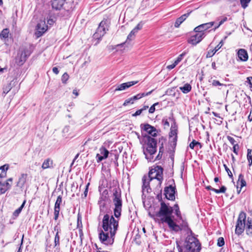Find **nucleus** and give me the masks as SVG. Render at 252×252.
Listing matches in <instances>:
<instances>
[{
  "label": "nucleus",
  "instance_id": "58836bf2",
  "mask_svg": "<svg viewBox=\"0 0 252 252\" xmlns=\"http://www.w3.org/2000/svg\"><path fill=\"white\" fill-rule=\"evenodd\" d=\"M25 203V201L22 203V204L21 205V206L19 208H18L17 209H16L14 212L13 215L15 217H17L19 215V214L21 213L23 208L24 206Z\"/></svg>",
  "mask_w": 252,
  "mask_h": 252
},
{
  "label": "nucleus",
  "instance_id": "423d86ee",
  "mask_svg": "<svg viewBox=\"0 0 252 252\" xmlns=\"http://www.w3.org/2000/svg\"><path fill=\"white\" fill-rule=\"evenodd\" d=\"M246 213L243 211L241 212L239 215L235 228V233L238 235L242 234L245 229H246Z\"/></svg>",
  "mask_w": 252,
  "mask_h": 252
},
{
  "label": "nucleus",
  "instance_id": "0eeeda50",
  "mask_svg": "<svg viewBox=\"0 0 252 252\" xmlns=\"http://www.w3.org/2000/svg\"><path fill=\"white\" fill-rule=\"evenodd\" d=\"M150 180L157 179L158 181V184L161 185L163 180V168L160 166H157L152 168L149 172V175L147 176Z\"/></svg>",
  "mask_w": 252,
  "mask_h": 252
},
{
  "label": "nucleus",
  "instance_id": "603ef678",
  "mask_svg": "<svg viewBox=\"0 0 252 252\" xmlns=\"http://www.w3.org/2000/svg\"><path fill=\"white\" fill-rule=\"evenodd\" d=\"M60 209L54 208V220H57L59 215Z\"/></svg>",
  "mask_w": 252,
  "mask_h": 252
},
{
  "label": "nucleus",
  "instance_id": "ddd939ff",
  "mask_svg": "<svg viewBox=\"0 0 252 252\" xmlns=\"http://www.w3.org/2000/svg\"><path fill=\"white\" fill-rule=\"evenodd\" d=\"M100 153L97 154L96 156V161L97 162L101 161L103 159L106 158L109 154V151L103 147L99 149Z\"/></svg>",
  "mask_w": 252,
  "mask_h": 252
},
{
  "label": "nucleus",
  "instance_id": "6ab92c4d",
  "mask_svg": "<svg viewBox=\"0 0 252 252\" xmlns=\"http://www.w3.org/2000/svg\"><path fill=\"white\" fill-rule=\"evenodd\" d=\"M227 38V36H225L223 39H222L219 43V44L215 48V52L213 51H208L207 55V58H210L212 57L223 45V41L225 40Z\"/></svg>",
  "mask_w": 252,
  "mask_h": 252
},
{
  "label": "nucleus",
  "instance_id": "9b49d317",
  "mask_svg": "<svg viewBox=\"0 0 252 252\" xmlns=\"http://www.w3.org/2000/svg\"><path fill=\"white\" fill-rule=\"evenodd\" d=\"M205 36L204 33L196 32L195 35H192L188 40V42L193 45L199 43Z\"/></svg>",
  "mask_w": 252,
  "mask_h": 252
},
{
  "label": "nucleus",
  "instance_id": "864d4df0",
  "mask_svg": "<svg viewBox=\"0 0 252 252\" xmlns=\"http://www.w3.org/2000/svg\"><path fill=\"white\" fill-rule=\"evenodd\" d=\"M239 149V146L238 144H234L233 147V152L236 155H238V151Z\"/></svg>",
  "mask_w": 252,
  "mask_h": 252
},
{
  "label": "nucleus",
  "instance_id": "79ce46f5",
  "mask_svg": "<svg viewBox=\"0 0 252 252\" xmlns=\"http://www.w3.org/2000/svg\"><path fill=\"white\" fill-rule=\"evenodd\" d=\"M11 84L9 83L7 84L6 86H4L3 88V93L4 94H7L11 89Z\"/></svg>",
  "mask_w": 252,
  "mask_h": 252
},
{
  "label": "nucleus",
  "instance_id": "e2e57ef3",
  "mask_svg": "<svg viewBox=\"0 0 252 252\" xmlns=\"http://www.w3.org/2000/svg\"><path fill=\"white\" fill-rule=\"evenodd\" d=\"M177 65V64H175V63L174 62L172 64L168 65L167 66V68L168 70H171V69H173Z\"/></svg>",
  "mask_w": 252,
  "mask_h": 252
},
{
  "label": "nucleus",
  "instance_id": "a211bd4d",
  "mask_svg": "<svg viewBox=\"0 0 252 252\" xmlns=\"http://www.w3.org/2000/svg\"><path fill=\"white\" fill-rule=\"evenodd\" d=\"M151 180L146 176H144L142 178V189L143 191H146L147 192H149V190H151L149 186V183Z\"/></svg>",
  "mask_w": 252,
  "mask_h": 252
},
{
  "label": "nucleus",
  "instance_id": "f03ea898",
  "mask_svg": "<svg viewBox=\"0 0 252 252\" xmlns=\"http://www.w3.org/2000/svg\"><path fill=\"white\" fill-rule=\"evenodd\" d=\"M118 227L119 220L115 219L113 216L105 214L102 220V228L99 230L100 242L105 246H112L114 242Z\"/></svg>",
  "mask_w": 252,
  "mask_h": 252
},
{
  "label": "nucleus",
  "instance_id": "20e7f679",
  "mask_svg": "<svg viewBox=\"0 0 252 252\" xmlns=\"http://www.w3.org/2000/svg\"><path fill=\"white\" fill-rule=\"evenodd\" d=\"M142 143L143 151L145 158L149 161H152L154 155L157 152V140L149 135H145L143 137Z\"/></svg>",
  "mask_w": 252,
  "mask_h": 252
},
{
  "label": "nucleus",
  "instance_id": "09e8293b",
  "mask_svg": "<svg viewBox=\"0 0 252 252\" xmlns=\"http://www.w3.org/2000/svg\"><path fill=\"white\" fill-rule=\"evenodd\" d=\"M185 55V53H182L181 54H180L178 57L177 58V59L175 61V64H178L183 59V57Z\"/></svg>",
  "mask_w": 252,
  "mask_h": 252
},
{
  "label": "nucleus",
  "instance_id": "e433bc0d",
  "mask_svg": "<svg viewBox=\"0 0 252 252\" xmlns=\"http://www.w3.org/2000/svg\"><path fill=\"white\" fill-rule=\"evenodd\" d=\"M169 118L170 117H169L168 118H167L166 117H164L162 120V124L164 126L165 128H168L169 127L170 125H169V120H170V121L173 122V120L169 119Z\"/></svg>",
  "mask_w": 252,
  "mask_h": 252
},
{
  "label": "nucleus",
  "instance_id": "7ed1b4c3",
  "mask_svg": "<svg viewBox=\"0 0 252 252\" xmlns=\"http://www.w3.org/2000/svg\"><path fill=\"white\" fill-rule=\"evenodd\" d=\"M190 234L188 235L184 243L176 241V247L179 252H200L201 244L199 240L194 236L191 229L186 231Z\"/></svg>",
  "mask_w": 252,
  "mask_h": 252
},
{
  "label": "nucleus",
  "instance_id": "2eb2a0df",
  "mask_svg": "<svg viewBox=\"0 0 252 252\" xmlns=\"http://www.w3.org/2000/svg\"><path fill=\"white\" fill-rule=\"evenodd\" d=\"M47 26L46 25L45 22H41L38 23L36 26V31L35 35L37 37H39L46 31Z\"/></svg>",
  "mask_w": 252,
  "mask_h": 252
},
{
  "label": "nucleus",
  "instance_id": "9d476101",
  "mask_svg": "<svg viewBox=\"0 0 252 252\" xmlns=\"http://www.w3.org/2000/svg\"><path fill=\"white\" fill-rule=\"evenodd\" d=\"M175 188L172 186L170 185L169 187H166L164 188V195L165 197L170 200H174L175 199Z\"/></svg>",
  "mask_w": 252,
  "mask_h": 252
},
{
  "label": "nucleus",
  "instance_id": "cd10ccee",
  "mask_svg": "<svg viewBox=\"0 0 252 252\" xmlns=\"http://www.w3.org/2000/svg\"><path fill=\"white\" fill-rule=\"evenodd\" d=\"M237 184L238 185L240 186L241 189L246 186V182L245 180L244 175L242 174H239Z\"/></svg>",
  "mask_w": 252,
  "mask_h": 252
},
{
  "label": "nucleus",
  "instance_id": "c756f323",
  "mask_svg": "<svg viewBox=\"0 0 252 252\" xmlns=\"http://www.w3.org/2000/svg\"><path fill=\"white\" fill-rule=\"evenodd\" d=\"M209 82L211 83L213 87H226V85L225 84L220 83L219 81L212 79L211 78L209 80Z\"/></svg>",
  "mask_w": 252,
  "mask_h": 252
},
{
  "label": "nucleus",
  "instance_id": "f3484780",
  "mask_svg": "<svg viewBox=\"0 0 252 252\" xmlns=\"http://www.w3.org/2000/svg\"><path fill=\"white\" fill-rule=\"evenodd\" d=\"M30 53L28 50H24L22 52L19 61H17L18 64L20 65H22L26 61L27 58L29 56Z\"/></svg>",
  "mask_w": 252,
  "mask_h": 252
},
{
  "label": "nucleus",
  "instance_id": "393cba45",
  "mask_svg": "<svg viewBox=\"0 0 252 252\" xmlns=\"http://www.w3.org/2000/svg\"><path fill=\"white\" fill-rule=\"evenodd\" d=\"M11 188V185L8 182H0V191L1 194L5 193Z\"/></svg>",
  "mask_w": 252,
  "mask_h": 252
},
{
  "label": "nucleus",
  "instance_id": "bf43d9fd",
  "mask_svg": "<svg viewBox=\"0 0 252 252\" xmlns=\"http://www.w3.org/2000/svg\"><path fill=\"white\" fill-rule=\"evenodd\" d=\"M246 82L250 85V88H252V77H247Z\"/></svg>",
  "mask_w": 252,
  "mask_h": 252
},
{
  "label": "nucleus",
  "instance_id": "de8ad7c7",
  "mask_svg": "<svg viewBox=\"0 0 252 252\" xmlns=\"http://www.w3.org/2000/svg\"><path fill=\"white\" fill-rule=\"evenodd\" d=\"M134 101L132 99V98L131 97L129 98H128L127 99H126L124 104H123V105L124 106H127L129 104H133L134 103Z\"/></svg>",
  "mask_w": 252,
  "mask_h": 252
},
{
  "label": "nucleus",
  "instance_id": "5fc2aeb1",
  "mask_svg": "<svg viewBox=\"0 0 252 252\" xmlns=\"http://www.w3.org/2000/svg\"><path fill=\"white\" fill-rule=\"evenodd\" d=\"M227 139H228V140L230 142V143L232 145H234V144H236V141L235 140V139L233 137H231L230 136H227Z\"/></svg>",
  "mask_w": 252,
  "mask_h": 252
},
{
  "label": "nucleus",
  "instance_id": "0e129e2a",
  "mask_svg": "<svg viewBox=\"0 0 252 252\" xmlns=\"http://www.w3.org/2000/svg\"><path fill=\"white\" fill-rule=\"evenodd\" d=\"M89 185H90V184L88 183L86 187V189L84 192L85 197H86L87 195V193H88V187H89Z\"/></svg>",
  "mask_w": 252,
  "mask_h": 252
},
{
  "label": "nucleus",
  "instance_id": "dca6fc26",
  "mask_svg": "<svg viewBox=\"0 0 252 252\" xmlns=\"http://www.w3.org/2000/svg\"><path fill=\"white\" fill-rule=\"evenodd\" d=\"M137 83V81H133L122 83L117 86V88H116L115 89V91L125 90L126 89H127L130 87L131 86L135 85Z\"/></svg>",
  "mask_w": 252,
  "mask_h": 252
},
{
  "label": "nucleus",
  "instance_id": "6e6d98bb",
  "mask_svg": "<svg viewBox=\"0 0 252 252\" xmlns=\"http://www.w3.org/2000/svg\"><path fill=\"white\" fill-rule=\"evenodd\" d=\"M69 129V128L68 126H65L63 128L62 132H63V136H66V133L68 132Z\"/></svg>",
  "mask_w": 252,
  "mask_h": 252
},
{
  "label": "nucleus",
  "instance_id": "680f3d73",
  "mask_svg": "<svg viewBox=\"0 0 252 252\" xmlns=\"http://www.w3.org/2000/svg\"><path fill=\"white\" fill-rule=\"evenodd\" d=\"M54 230L56 232V234H59V233L61 231L60 228L58 225L54 227Z\"/></svg>",
  "mask_w": 252,
  "mask_h": 252
},
{
  "label": "nucleus",
  "instance_id": "a19ab883",
  "mask_svg": "<svg viewBox=\"0 0 252 252\" xmlns=\"http://www.w3.org/2000/svg\"><path fill=\"white\" fill-rule=\"evenodd\" d=\"M55 247L57 248L60 246V236L59 234H56L54 238Z\"/></svg>",
  "mask_w": 252,
  "mask_h": 252
},
{
  "label": "nucleus",
  "instance_id": "2f4dec72",
  "mask_svg": "<svg viewBox=\"0 0 252 252\" xmlns=\"http://www.w3.org/2000/svg\"><path fill=\"white\" fill-rule=\"evenodd\" d=\"M180 89L184 94H187L190 91L191 86L189 84H186L183 87H180Z\"/></svg>",
  "mask_w": 252,
  "mask_h": 252
},
{
  "label": "nucleus",
  "instance_id": "ea45409f",
  "mask_svg": "<svg viewBox=\"0 0 252 252\" xmlns=\"http://www.w3.org/2000/svg\"><path fill=\"white\" fill-rule=\"evenodd\" d=\"M152 92H153V90L151 91H150L147 93H143L138 94H136L135 96H136L137 99H139L143 97H144V96H147V95L150 94L152 93Z\"/></svg>",
  "mask_w": 252,
  "mask_h": 252
},
{
  "label": "nucleus",
  "instance_id": "37998d69",
  "mask_svg": "<svg viewBox=\"0 0 252 252\" xmlns=\"http://www.w3.org/2000/svg\"><path fill=\"white\" fill-rule=\"evenodd\" d=\"M227 20V17H224L222 18L220 22H219V24H218V26H215L214 28V31H215L216 29H217L220 25L223 24L225 21H226Z\"/></svg>",
  "mask_w": 252,
  "mask_h": 252
},
{
  "label": "nucleus",
  "instance_id": "4468645a",
  "mask_svg": "<svg viewBox=\"0 0 252 252\" xmlns=\"http://www.w3.org/2000/svg\"><path fill=\"white\" fill-rule=\"evenodd\" d=\"M141 127L148 134L151 135L153 137H156L157 134V129L154 126L149 124H141Z\"/></svg>",
  "mask_w": 252,
  "mask_h": 252
},
{
  "label": "nucleus",
  "instance_id": "6e6552de",
  "mask_svg": "<svg viewBox=\"0 0 252 252\" xmlns=\"http://www.w3.org/2000/svg\"><path fill=\"white\" fill-rule=\"evenodd\" d=\"M108 30V20L104 19L99 24L96 32L94 34L93 37L96 39H100Z\"/></svg>",
  "mask_w": 252,
  "mask_h": 252
},
{
  "label": "nucleus",
  "instance_id": "f257e3e1",
  "mask_svg": "<svg viewBox=\"0 0 252 252\" xmlns=\"http://www.w3.org/2000/svg\"><path fill=\"white\" fill-rule=\"evenodd\" d=\"M149 216L156 222L167 224L170 230L175 232L189 230L188 223L183 219L177 204L171 207L161 201L158 211L153 214L149 213Z\"/></svg>",
  "mask_w": 252,
  "mask_h": 252
},
{
  "label": "nucleus",
  "instance_id": "a18cd8bd",
  "mask_svg": "<svg viewBox=\"0 0 252 252\" xmlns=\"http://www.w3.org/2000/svg\"><path fill=\"white\" fill-rule=\"evenodd\" d=\"M69 78V75L67 73H64L62 76V81L63 84H66Z\"/></svg>",
  "mask_w": 252,
  "mask_h": 252
},
{
  "label": "nucleus",
  "instance_id": "49530a36",
  "mask_svg": "<svg viewBox=\"0 0 252 252\" xmlns=\"http://www.w3.org/2000/svg\"><path fill=\"white\" fill-rule=\"evenodd\" d=\"M224 245V240L223 237H219L218 239L217 245L219 247H222Z\"/></svg>",
  "mask_w": 252,
  "mask_h": 252
},
{
  "label": "nucleus",
  "instance_id": "774afa93",
  "mask_svg": "<svg viewBox=\"0 0 252 252\" xmlns=\"http://www.w3.org/2000/svg\"><path fill=\"white\" fill-rule=\"evenodd\" d=\"M54 22V21H53V19H49L47 20V24L50 25H53Z\"/></svg>",
  "mask_w": 252,
  "mask_h": 252
},
{
  "label": "nucleus",
  "instance_id": "1a4fd4ad",
  "mask_svg": "<svg viewBox=\"0 0 252 252\" xmlns=\"http://www.w3.org/2000/svg\"><path fill=\"white\" fill-rule=\"evenodd\" d=\"M169 119L173 120V123L171 125L169 132L170 141L172 146L175 147L177 144L178 138V126L172 116L170 117Z\"/></svg>",
  "mask_w": 252,
  "mask_h": 252
},
{
  "label": "nucleus",
  "instance_id": "3c124183",
  "mask_svg": "<svg viewBox=\"0 0 252 252\" xmlns=\"http://www.w3.org/2000/svg\"><path fill=\"white\" fill-rule=\"evenodd\" d=\"M224 168H225L226 171L227 172L229 177L231 179H233V175H232V173L231 172V171L229 170V169L227 167V166L225 164H224Z\"/></svg>",
  "mask_w": 252,
  "mask_h": 252
},
{
  "label": "nucleus",
  "instance_id": "412c9836",
  "mask_svg": "<svg viewBox=\"0 0 252 252\" xmlns=\"http://www.w3.org/2000/svg\"><path fill=\"white\" fill-rule=\"evenodd\" d=\"M246 233L250 237H252V220L248 218L246 222Z\"/></svg>",
  "mask_w": 252,
  "mask_h": 252
},
{
  "label": "nucleus",
  "instance_id": "7c9ffc66",
  "mask_svg": "<svg viewBox=\"0 0 252 252\" xmlns=\"http://www.w3.org/2000/svg\"><path fill=\"white\" fill-rule=\"evenodd\" d=\"M9 33L8 29L6 28L3 29L0 33V38L1 39H6L8 38Z\"/></svg>",
  "mask_w": 252,
  "mask_h": 252
},
{
  "label": "nucleus",
  "instance_id": "5701e85b",
  "mask_svg": "<svg viewBox=\"0 0 252 252\" xmlns=\"http://www.w3.org/2000/svg\"><path fill=\"white\" fill-rule=\"evenodd\" d=\"M27 178V174H22L19 178L17 184V186L21 188H23L26 182Z\"/></svg>",
  "mask_w": 252,
  "mask_h": 252
},
{
  "label": "nucleus",
  "instance_id": "c85d7f7f",
  "mask_svg": "<svg viewBox=\"0 0 252 252\" xmlns=\"http://www.w3.org/2000/svg\"><path fill=\"white\" fill-rule=\"evenodd\" d=\"M8 169V165L5 164L0 167V178H4L6 175V171Z\"/></svg>",
  "mask_w": 252,
  "mask_h": 252
},
{
  "label": "nucleus",
  "instance_id": "4be33fe9",
  "mask_svg": "<svg viewBox=\"0 0 252 252\" xmlns=\"http://www.w3.org/2000/svg\"><path fill=\"white\" fill-rule=\"evenodd\" d=\"M51 2L52 8L56 10L61 9L63 4V0H52Z\"/></svg>",
  "mask_w": 252,
  "mask_h": 252
},
{
  "label": "nucleus",
  "instance_id": "bb28decb",
  "mask_svg": "<svg viewBox=\"0 0 252 252\" xmlns=\"http://www.w3.org/2000/svg\"><path fill=\"white\" fill-rule=\"evenodd\" d=\"M53 165V160L50 158L46 159L42 164V168L46 169L47 168H51Z\"/></svg>",
  "mask_w": 252,
  "mask_h": 252
},
{
  "label": "nucleus",
  "instance_id": "052dcab7",
  "mask_svg": "<svg viewBox=\"0 0 252 252\" xmlns=\"http://www.w3.org/2000/svg\"><path fill=\"white\" fill-rule=\"evenodd\" d=\"M98 203L99 204V208L100 210L102 209V208H104L105 206V203L104 202L102 201V200H99L98 201Z\"/></svg>",
  "mask_w": 252,
  "mask_h": 252
},
{
  "label": "nucleus",
  "instance_id": "4c0bfd02",
  "mask_svg": "<svg viewBox=\"0 0 252 252\" xmlns=\"http://www.w3.org/2000/svg\"><path fill=\"white\" fill-rule=\"evenodd\" d=\"M149 107L148 106H144L141 109L137 110L135 113L132 114L133 116L136 117L140 115L144 111L147 110Z\"/></svg>",
  "mask_w": 252,
  "mask_h": 252
},
{
  "label": "nucleus",
  "instance_id": "338daca9",
  "mask_svg": "<svg viewBox=\"0 0 252 252\" xmlns=\"http://www.w3.org/2000/svg\"><path fill=\"white\" fill-rule=\"evenodd\" d=\"M23 237L22 238V241H21V245H20V247L19 248V249H18V250L17 252H22V250L21 247H22V245L23 244Z\"/></svg>",
  "mask_w": 252,
  "mask_h": 252
},
{
  "label": "nucleus",
  "instance_id": "13d9d810",
  "mask_svg": "<svg viewBox=\"0 0 252 252\" xmlns=\"http://www.w3.org/2000/svg\"><path fill=\"white\" fill-rule=\"evenodd\" d=\"M135 34L131 31L129 34L128 35L127 40H131L133 39Z\"/></svg>",
  "mask_w": 252,
  "mask_h": 252
},
{
  "label": "nucleus",
  "instance_id": "a878e982",
  "mask_svg": "<svg viewBox=\"0 0 252 252\" xmlns=\"http://www.w3.org/2000/svg\"><path fill=\"white\" fill-rule=\"evenodd\" d=\"M206 189L207 190H212L216 193H224L226 190V188L225 186H221L220 189H217L213 188L211 186H208L206 187Z\"/></svg>",
  "mask_w": 252,
  "mask_h": 252
},
{
  "label": "nucleus",
  "instance_id": "aec40b11",
  "mask_svg": "<svg viewBox=\"0 0 252 252\" xmlns=\"http://www.w3.org/2000/svg\"><path fill=\"white\" fill-rule=\"evenodd\" d=\"M237 54L240 60L242 61H246L248 60V55L246 50L243 49H239Z\"/></svg>",
  "mask_w": 252,
  "mask_h": 252
},
{
  "label": "nucleus",
  "instance_id": "c03bdc74",
  "mask_svg": "<svg viewBox=\"0 0 252 252\" xmlns=\"http://www.w3.org/2000/svg\"><path fill=\"white\" fill-rule=\"evenodd\" d=\"M251 0H240V3L243 8H246L248 6Z\"/></svg>",
  "mask_w": 252,
  "mask_h": 252
},
{
  "label": "nucleus",
  "instance_id": "b1692460",
  "mask_svg": "<svg viewBox=\"0 0 252 252\" xmlns=\"http://www.w3.org/2000/svg\"><path fill=\"white\" fill-rule=\"evenodd\" d=\"M189 13L185 14L179 18H177L175 22L174 26L176 28H179L180 25L189 16Z\"/></svg>",
  "mask_w": 252,
  "mask_h": 252
},
{
  "label": "nucleus",
  "instance_id": "39448f33",
  "mask_svg": "<svg viewBox=\"0 0 252 252\" xmlns=\"http://www.w3.org/2000/svg\"><path fill=\"white\" fill-rule=\"evenodd\" d=\"M112 193L114 216L116 219H119L121 216L123 206L121 190L118 187H115L112 190Z\"/></svg>",
  "mask_w": 252,
  "mask_h": 252
},
{
  "label": "nucleus",
  "instance_id": "f704fd0d",
  "mask_svg": "<svg viewBox=\"0 0 252 252\" xmlns=\"http://www.w3.org/2000/svg\"><path fill=\"white\" fill-rule=\"evenodd\" d=\"M164 152V148L163 145L159 148V153L158 156L155 158H153V160L152 161H155L156 160H159L161 159L162 154Z\"/></svg>",
  "mask_w": 252,
  "mask_h": 252
},
{
  "label": "nucleus",
  "instance_id": "69168bd1",
  "mask_svg": "<svg viewBox=\"0 0 252 252\" xmlns=\"http://www.w3.org/2000/svg\"><path fill=\"white\" fill-rule=\"evenodd\" d=\"M52 70L53 72L56 74H58L59 72V69L57 67H54Z\"/></svg>",
  "mask_w": 252,
  "mask_h": 252
},
{
  "label": "nucleus",
  "instance_id": "473e14b6",
  "mask_svg": "<svg viewBox=\"0 0 252 252\" xmlns=\"http://www.w3.org/2000/svg\"><path fill=\"white\" fill-rule=\"evenodd\" d=\"M189 147L191 149H193L195 147H199V149H201L202 146L200 142L196 141L195 140H193L189 144Z\"/></svg>",
  "mask_w": 252,
  "mask_h": 252
},
{
  "label": "nucleus",
  "instance_id": "72a5a7b5",
  "mask_svg": "<svg viewBox=\"0 0 252 252\" xmlns=\"http://www.w3.org/2000/svg\"><path fill=\"white\" fill-rule=\"evenodd\" d=\"M62 203V196L59 195L58 196L56 201L55 204L54 208L60 209V205Z\"/></svg>",
  "mask_w": 252,
  "mask_h": 252
},
{
  "label": "nucleus",
  "instance_id": "8fccbe9b",
  "mask_svg": "<svg viewBox=\"0 0 252 252\" xmlns=\"http://www.w3.org/2000/svg\"><path fill=\"white\" fill-rule=\"evenodd\" d=\"M158 103L157 102V103H154L152 106H151L149 109V113H153L156 110L155 106L156 105H158Z\"/></svg>",
  "mask_w": 252,
  "mask_h": 252
},
{
  "label": "nucleus",
  "instance_id": "f8f14e48",
  "mask_svg": "<svg viewBox=\"0 0 252 252\" xmlns=\"http://www.w3.org/2000/svg\"><path fill=\"white\" fill-rule=\"evenodd\" d=\"M215 24V22H211L201 24L194 28L195 32L204 33L205 31L212 28Z\"/></svg>",
  "mask_w": 252,
  "mask_h": 252
},
{
  "label": "nucleus",
  "instance_id": "c9c22d12",
  "mask_svg": "<svg viewBox=\"0 0 252 252\" xmlns=\"http://www.w3.org/2000/svg\"><path fill=\"white\" fill-rule=\"evenodd\" d=\"M247 159L249 162V166H251L252 165V150L249 149L247 150Z\"/></svg>",
  "mask_w": 252,
  "mask_h": 252
},
{
  "label": "nucleus",
  "instance_id": "4d7b16f0",
  "mask_svg": "<svg viewBox=\"0 0 252 252\" xmlns=\"http://www.w3.org/2000/svg\"><path fill=\"white\" fill-rule=\"evenodd\" d=\"M143 24L142 22H140L139 23L137 24V25L134 28L137 31L140 30L143 27Z\"/></svg>",
  "mask_w": 252,
  "mask_h": 252
}]
</instances>
